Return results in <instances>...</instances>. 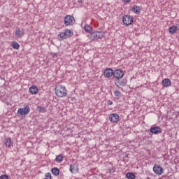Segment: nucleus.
<instances>
[{
    "label": "nucleus",
    "instance_id": "obj_1",
    "mask_svg": "<svg viewBox=\"0 0 179 179\" xmlns=\"http://www.w3.org/2000/svg\"><path fill=\"white\" fill-rule=\"evenodd\" d=\"M55 94L57 97L59 98L66 97L68 92L65 86L62 85H57L55 87Z\"/></svg>",
    "mask_w": 179,
    "mask_h": 179
},
{
    "label": "nucleus",
    "instance_id": "obj_2",
    "mask_svg": "<svg viewBox=\"0 0 179 179\" xmlns=\"http://www.w3.org/2000/svg\"><path fill=\"white\" fill-rule=\"evenodd\" d=\"M58 36L62 40H65L72 37L73 36V31H71V29H65L63 32H60Z\"/></svg>",
    "mask_w": 179,
    "mask_h": 179
},
{
    "label": "nucleus",
    "instance_id": "obj_3",
    "mask_svg": "<svg viewBox=\"0 0 179 179\" xmlns=\"http://www.w3.org/2000/svg\"><path fill=\"white\" fill-rule=\"evenodd\" d=\"M90 40H99V38H103L104 37V31H94L89 35Z\"/></svg>",
    "mask_w": 179,
    "mask_h": 179
},
{
    "label": "nucleus",
    "instance_id": "obj_4",
    "mask_svg": "<svg viewBox=\"0 0 179 179\" xmlns=\"http://www.w3.org/2000/svg\"><path fill=\"white\" fill-rule=\"evenodd\" d=\"M64 24L65 26H73L75 24V17L72 15H66L64 17Z\"/></svg>",
    "mask_w": 179,
    "mask_h": 179
},
{
    "label": "nucleus",
    "instance_id": "obj_5",
    "mask_svg": "<svg viewBox=\"0 0 179 179\" xmlns=\"http://www.w3.org/2000/svg\"><path fill=\"white\" fill-rule=\"evenodd\" d=\"M122 22L126 26H131V24L134 23V17L128 15H124L122 17Z\"/></svg>",
    "mask_w": 179,
    "mask_h": 179
},
{
    "label": "nucleus",
    "instance_id": "obj_6",
    "mask_svg": "<svg viewBox=\"0 0 179 179\" xmlns=\"http://www.w3.org/2000/svg\"><path fill=\"white\" fill-rule=\"evenodd\" d=\"M113 78H115L116 80L122 79V78H124V71L121 69H116L113 71Z\"/></svg>",
    "mask_w": 179,
    "mask_h": 179
},
{
    "label": "nucleus",
    "instance_id": "obj_7",
    "mask_svg": "<svg viewBox=\"0 0 179 179\" xmlns=\"http://www.w3.org/2000/svg\"><path fill=\"white\" fill-rule=\"evenodd\" d=\"M30 113V107L29 106H25L24 108H19L17 114H19L20 115H27Z\"/></svg>",
    "mask_w": 179,
    "mask_h": 179
},
{
    "label": "nucleus",
    "instance_id": "obj_8",
    "mask_svg": "<svg viewBox=\"0 0 179 179\" xmlns=\"http://www.w3.org/2000/svg\"><path fill=\"white\" fill-rule=\"evenodd\" d=\"M103 76L107 79L114 76V71L111 68H106L103 71Z\"/></svg>",
    "mask_w": 179,
    "mask_h": 179
},
{
    "label": "nucleus",
    "instance_id": "obj_9",
    "mask_svg": "<svg viewBox=\"0 0 179 179\" xmlns=\"http://www.w3.org/2000/svg\"><path fill=\"white\" fill-rule=\"evenodd\" d=\"M153 171H154V173H155V174H157L158 176H162V174H163V171H164V170L163 169L162 166H160L157 164H155L153 166Z\"/></svg>",
    "mask_w": 179,
    "mask_h": 179
},
{
    "label": "nucleus",
    "instance_id": "obj_10",
    "mask_svg": "<svg viewBox=\"0 0 179 179\" xmlns=\"http://www.w3.org/2000/svg\"><path fill=\"white\" fill-rule=\"evenodd\" d=\"M109 120L110 122H113V124H115L120 121V115L117 113H111L109 115Z\"/></svg>",
    "mask_w": 179,
    "mask_h": 179
},
{
    "label": "nucleus",
    "instance_id": "obj_11",
    "mask_svg": "<svg viewBox=\"0 0 179 179\" xmlns=\"http://www.w3.org/2000/svg\"><path fill=\"white\" fill-rule=\"evenodd\" d=\"M24 36V29L23 28L17 27L15 29V37L22 38Z\"/></svg>",
    "mask_w": 179,
    "mask_h": 179
},
{
    "label": "nucleus",
    "instance_id": "obj_12",
    "mask_svg": "<svg viewBox=\"0 0 179 179\" xmlns=\"http://www.w3.org/2000/svg\"><path fill=\"white\" fill-rule=\"evenodd\" d=\"M150 132L154 135H159V134H162V128L160 127H150Z\"/></svg>",
    "mask_w": 179,
    "mask_h": 179
},
{
    "label": "nucleus",
    "instance_id": "obj_13",
    "mask_svg": "<svg viewBox=\"0 0 179 179\" xmlns=\"http://www.w3.org/2000/svg\"><path fill=\"white\" fill-rule=\"evenodd\" d=\"M69 171H71V173H72V174H76V173L79 171V166H78L76 163L71 164Z\"/></svg>",
    "mask_w": 179,
    "mask_h": 179
},
{
    "label": "nucleus",
    "instance_id": "obj_14",
    "mask_svg": "<svg viewBox=\"0 0 179 179\" xmlns=\"http://www.w3.org/2000/svg\"><path fill=\"white\" fill-rule=\"evenodd\" d=\"M162 83L164 87H170L171 86V80L169 78L164 79Z\"/></svg>",
    "mask_w": 179,
    "mask_h": 179
},
{
    "label": "nucleus",
    "instance_id": "obj_15",
    "mask_svg": "<svg viewBox=\"0 0 179 179\" xmlns=\"http://www.w3.org/2000/svg\"><path fill=\"white\" fill-rule=\"evenodd\" d=\"M29 92L31 94H37V93H38V88L33 85L29 88Z\"/></svg>",
    "mask_w": 179,
    "mask_h": 179
},
{
    "label": "nucleus",
    "instance_id": "obj_16",
    "mask_svg": "<svg viewBox=\"0 0 179 179\" xmlns=\"http://www.w3.org/2000/svg\"><path fill=\"white\" fill-rule=\"evenodd\" d=\"M51 173L55 177H58L59 176V169L57 167H54L51 169Z\"/></svg>",
    "mask_w": 179,
    "mask_h": 179
},
{
    "label": "nucleus",
    "instance_id": "obj_17",
    "mask_svg": "<svg viewBox=\"0 0 179 179\" xmlns=\"http://www.w3.org/2000/svg\"><path fill=\"white\" fill-rule=\"evenodd\" d=\"M132 10L136 15H139L141 13V7L139 6H134L132 8Z\"/></svg>",
    "mask_w": 179,
    "mask_h": 179
},
{
    "label": "nucleus",
    "instance_id": "obj_18",
    "mask_svg": "<svg viewBox=\"0 0 179 179\" xmlns=\"http://www.w3.org/2000/svg\"><path fill=\"white\" fill-rule=\"evenodd\" d=\"M55 160L56 163H61L64 160V155L62 154L57 155Z\"/></svg>",
    "mask_w": 179,
    "mask_h": 179
},
{
    "label": "nucleus",
    "instance_id": "obj_19",
    "mask_svg": "<svg viewBox=\"0 0 179 179\" xmlns=\"http://www.w3.org/2000/svg\"><path fill=\"white\" fill-rule=\"evenodd\" d=\"M116 82H117V83H118L120 85V86L124 87V86H127V83L128 81L125 79H123L120 81V80H116Z\"/></svg>",
    "mask_w": 179,
    "mask_h": 179
},
{
    "label": "nucleus",
    "instance_id": "obj_20",
    "mask_svg": "<svg viewBox=\"0 0 179 179\" xmlns=\"http://www.w3.org/2000/svg\"><path fill=\"white\" fill-rule=\"evenodd\" d=\"M12 140H10V138H8L4 141V145L7 146L8 148H10V145H12Z\"/></svg>",
    "mask_w": 179,
    "mask_h": 179
},
{
    "label": "nucleus",
    "instance_id": "obj_21",
    "mask_svg": "<svg viewBox=\"0 0 179 179\" xmlns=\"http://www.w3.org/2000/svg\"><path fill=\"white\" fill-rule=\"evenodd\" d=\"M136 176L134 175V173L132 172H129V173H127L126 174V178H128V179H135L136 178Z\"/></svg>",
    "mask_w": 179,
    "mask_h": 179
},
{
    "label": "nucleus",
    "instance_id": "obj_22",
    "mask_svg": "<svg viewBox=\"0 0 179 179\" xmlns=\"http://www.w3.org/2000/svg\"><path fill=\"white\" fill-rule=\"evenodd\" d=\"M12 48H14V50H19L20 48V45L17 42H13L11 43Z\"/></svg>",
    "mask_w": 179,
    "mask_h": 179
},
{
    "label": "nucleus",
    "instance_id": "obj_23",
    "mask_svg": "<svg viewBox=\"0 0 179 179\" xmlns=\"http://www.w3.org/2000/svg\"><path fill=\"white\" fill-rule=\"evenodd\" d=\"M84 29L87 33H92V31H93V29L90 27L89 24L85 25Z\"/></svg>",
    "mask_w": 179,
    "mask_h": 179
},
{
    "label": "nucleus",
    "instance_id": "obj_24",
    "mask_svg": "<svg viewBox=\"0 0 179 179\" xmlns=\"http://www.w3.org/2000/svg\"><path fill=\"white\" fill-rule=\"evenodd\" d=\"M176 26L175 25H173L171 27H169V32L171 34H174V33H176Z\"/></svg>",
    "mask_w": 179,
    "mask_h": 179
},
{
    "label": "nucleus",
    "instance_id": "obj_25",
    "mask_svg": "<svg viewBox=\"0 0 179 179\" xmlns=\"http://www.w3.org/2000/svg\"><path fill=\"white\" fill-rule=\"evenodd\" d=\"M38 110L40 113H45L47 111V109H45V108L43 106H38Z\"/></svg>",
    "mask_w": 179,
    "mask_h": 179
},
{
    "label": "nucleus",
    "instance_id": "obj_26",
    "mask_svg": "<svg viewBox=\"0 0 179 179\" xmlns=\"http://www.w3.org/2000/svg\"><path fill=\"white\" fill-rule=\"evenodd\" d=\"M52 177L51 176V173L48 172L45 174L44 179H51Z\"/></svg>",
    "mask_w": 179,
    "mask_h": 179
},
{
    "label": "nucleus",
    "instance_id": "obj_27",
    "mask_svg": "<svg viewBox=\"0 0 179 179\" xmlns=\"http://www.w3.org/2000/svg\"><path fill=\"white\" fill-rule=\"evenodd\" d=\"M113 94L116 97H118L119 96H121V92L118 90H115Z\"/></svg>",
    "mask_w": 179,
    "mask_h": 179
},
{
    "label": "nucleus",
    "instance_id": "obj_28",
    "mask_svg": "<svg viewBox=\"0 0 179 179\" xmlns=\"http://www.w3.org/2000/svg\"><path fill=\"white\" fill-rule=\"evenodd\" d=\"M0 179H9V176L7 174H3L0 176Z\"/></svg>",
    "mask_w": 179,
    "mask_h": 179
},
{
    "label": "nucleus",
    "instance_id": "obj_29",
    "mask_svg": "<svg viewBox=\"0 0 179 179\" xmlns=\"http://www.w3.org/2000/svg\"><path fill=\"white\" fill-rule=\"evenodd\" d=\"M108 106H113V101L108 100L107 102Z\"/></svg>",
    "mask_w": 179,
    "mask_h": 179
},
{
    "label": "nucleus",
    "instance_id": "obj_30",
    "mask_svg": "<svg viewBox=\"0 0 179 179\" xmlns=\"http://www.w3.org/2000/svg\"><path fill=\"white\" fill-rule=\"evenodd\" d=\"M109 172L110 173H115V169L114 168H112V169H109Z\"/></svg>",
    "mask_w": 179,
    "mask_h": 179
},
{
    "label": "nucleus",
    "instance_id": "obj_31",
    "mask_svg": "<svg viewBox=\"0 0 179 179\" xmlns=\"http://www.w3.org/2000/svg\"><path fill=\"white\" fill-rule=\"evenodd\" d=\"M122 2H124V3H129V2H131V0H122Z\"/></svg>",
    "mask_w": 179,
    "mask_h": 179
},
{
    "label": "nucleus",
    "instance_id": "obj_32",
    "mask_svg": "<svg viewBox=\"0 0 179 179\" xmlns=\"http://www.w3.org/2000/svg\"><path fill=\"white\" fill-rule=\"evenodd\" d=\"M176 31H179V25L178 24H177L176 26Z\"/></svg>",
    "mask_w": 179,
    "mask_h": 179
},
{
    "label": "nucleus",
    "instance_id": "obj_33",
    "mask_svg": "<svg viewBox=\"0 0 179 179\" xmlns=\"http://www.w3.org/2000/svg\"><path fill=\"white\" fill-rule=\"evenodd\" d=\"M78 3H83V1L82 0H78Z\"/></svg>",
    "mask_w": 179,
    "mask_h": 179
},
{
    "label": "nucleus",
    "instance_id": "obj_34",
    "mask_svg": "<svg viewBox=\"0 0 179 179\" xmlns=\"http://www.w3.org/2000/svg\"><path fill=\"white\" fill-rule=\"evenodd\" d=\"M53 58H57V53H54V55H52Z\"/></svg>",
    "mask_w": 179,
    "mask_h": 179
}]
</instances>
